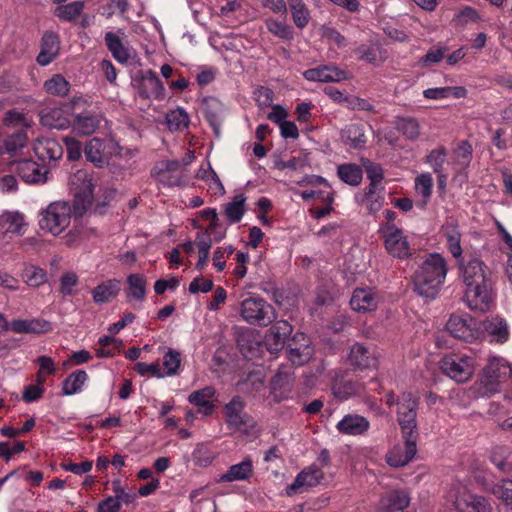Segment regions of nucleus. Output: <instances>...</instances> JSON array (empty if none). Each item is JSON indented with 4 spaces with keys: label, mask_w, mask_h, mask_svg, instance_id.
Listing matches in <instances>:
<instances>
[{
    "label": "nucleus",
    "mask_w": 512,
    "mask_h": 512,
    "mask_svg": "<svg viewBox=\"0 0 512 512\" xmlns=\"http://www.w3.org/2000/svg\"><path fill=\"white\" fill-rule=\"evenodd\" d=\"M71 191L74 194V206L65 201L50 203L42 212L39 225L52 235L61 234L71 222L73 215L82 216L93 201L94 182L86 170H77L70 177Z\"/></svg>",
    "instance_id": "f257e3e1"
},
{
    "label": "nucleus",
    "mask_w": 512,
    "mask_h": 512,
    "mask_svg": "<svg viewBox=\"0 0 512 512\" xmlns=\"http://www.w3.org/2000/svg\"><path fill=\"white\" fill-rule=\"evenodd\" d=\"M459 275L465 286L464 302L469 309L486 312L493 304L491 292V272L485 263L477 258L462 260Z\"/></svg>",
    "instance_id": "f03ea898"
},
{
    "label": "nucleus",
    "mask_w": 512,
    "mask_h": 512,
    "mask_svg": "<svg viewBox=\"0 0 512 512\" xmlns=\"http://www.w3.org/2000/svg\"><path fill=\"white\" fill-rule=\"evenodd\" d=\"M446 275L447 264L444 257L438 253L430 254L415 274V290L420 296L433 299L443 285Z\"/></svg>",
    "instance_id": "7ed1b4c3"
},
{
    "label": "nucleus",
    "mask_w": 512,
    "mask_h": 512,
    "mask_svg": "<svg viewBox=\"0 0 512 512\" xmlns=\"http://www.w3.org/2000/svg\"><path fill=\"white\" fill-rule=\"evenodd\" d=\"M511 367L505 358L496 355L489 356L477 382L480 395L490 396L500 392L501 385L510 375Z\"/></svg>",
    "instance_id": "20e7f679"
},
{
    "label": "nucleus",
    "mask_w": 512,
    "mask_h": 512,
    "mask_svg": "<svg viewBox=\"0 0 512 512\" xmlns=\"http://www.w3.org/2000/svg\"><path fill=\"white\" fill-rule=\"evenodd\" d=\"M122 148L113 138L101 139L94 137L90 139L84 148V155L87 161L98 168L110 163L112 158L120 156Z\"/></svg>",
    "instance_id": "39448f33"
},
{
    "label": "nucleus",
    "mask_w": 512,
    "mask_h": 512,
    "mask_svg": "<svg viewBox=\"0 0 512 512\" xmlns=\"http://www.w3.org/2000/svg\"><path fill=\"white\" fill-rule=\"evenodd\" d=\"M240 313L242 319L251 325L267 326L276 318L273 306L257 297L244 299Z\"/></svg>",
    "instance_id": "423d86ee"
},
{
    "label": "nucleus",
    "mask_w": 512,
    "mask_h": 512,
    "mask_svg": "<svg viewBox=\"0 0 512 512\" xmlns=\"http://www.w3.org/2000/svg\"><path fill=\"white\" fill-rule=\"evenodd\" d=\"M475 366L474 357L464 354H447L440 362L443 373L459 383L466 382L472 377Z\"/></svg>",
    "instance_id": "0eeeda50"
},
{
    "label": "nucleus",
    "mask_w": 512,
    "mask_h": 512,
    "mask_svg": "<svg viewBox=\"0 0 512 512\" xmlns=\"http://www.w3.org/2000/svg\"><path fill=\"white\" fill-rule=\"evenodd\" d=\"M446 330L453 337L465 341L475 342L482 339L480 322L469 314H453L446 323Z\"/></svg>",
    "instance_id": "6e6552de"
},
{
    "label": "nucleus",
    "mask_w": 512,
    "mask_h": 512,
    "mask_svg": "<svg viewBox=\"0 0 512 512\" xmlns=\"http://www.w3.org/2000/svg\"><path fill=\"white\" fill-rule=\"evenodd\" d=\"M151 176L163 187H174L185 183L186 171L179 161L164 160L154 165Z\"/></svg>",
    "instance_id": "1a4fd4ad"
},
{
    "label": "nucleus",
    "mask_w": 512,
    "mask_h": 512,
    "mask_svg": "<svg viewBox=\"0 0 512 512\" xmlns=\"http://www.w3.org/2000/svg\"><path fill=\"white\" fill-rule=\"evenodd\" d=\"M397 405L398 423L401 427L402 435L417 438L416 399L410 393H403Z\"/></svg>",
    "instance_id": "9d476101"
},
{
    "label": "nucleus",
    "mask_w": 512,
    "mask_h": 512,
    "mask_svg": "<svg viewBox=\"0 0 512 512\" xmlns=\"http://www.w3.org/2000/svg\"><path fill=\"white\" fill-rule=\"evenodd\" d=\"M379 231L390 255L397 258H405L410 255V245L403 230L394 224H386Z\"/></svg>",
    "instance_id": "9b49d317"
},
{
    "label": "nucleus",
    "mask_w": 512,
    "mask_h": 512,
    "mask_svg": "<svg viewBox=\"0 0 512 512\" xmlns=\"http://www.w3.org/2000/svg\"><path fill=\"white\" fill-rule=\"evenodd\" d=\"M454 506L458 512H492L490 503L483 496L471 493L466 485L455 488Z\"/></svg>",
    "instance_id": "f8f14e48"
},
{
    "label": "nucleus",
    "mask_w": 512,
    "mask_h": 512,
    "mask_svg": "<svg viewBox=\"0 0 512 512\" xmlns=\"http://www.w3.org/2000/svg\"><path fill=\"white\" fill-rule=\"evenodd\" d=\"M28 153V136L23 131L8 136L0 145V155L15 163L21 161Z\"/></svg>",
    "instance_id": "ddd939ff"
},
{
    "label": "nucleus",
    "mask_w": 512,
    "mask_h": 512,
    "mask_svg": "<svg viewBox=\"0 0 512 512\" xmlns=\"http://www.w3.org/2000/svg\"><path fill=\"white\" fill-rule=\"evenodd\" d=\"M323 478V471L316 465H310L298 473L294 482L287 486L286 495L292 496L307 491L320 484Z\"/></svg>",
    "instance_id": "4468645a"
},
{
    "label": "nucleus",
    "mask_w": 512,
    "mask_h": 512,
    "mask_svg": "<svg viewBox=\"0 0 512 512\" xmlns=\"http://www.w3.org/2000/svg\"><path fill=\"white\" fill-rule=\"evenodd\" d=\"M71 108L67 104L59 107L46 108L40 113V122L43 126L58 130L70 128L72 120Z\"/></svg>",
    "instance_id": "2eb2a0df"
},
{
    "label": "nucleus",
    "mask_w": 512,
    "mask_h": 512,
    "mask_svg": "<svg viewBox=\"0 0 512 512\" xmlns=\"http://www.w3.org/2000/svg\"><path fill=\"white\" fill-rule=\"evenodd\" d=\"M404 442L396 444L386 455L387 463L392 467H402L408 464L417 452V438L403 436Z\"/></svg>",
    "instance_id": "dca6fc26"
},
{
    "label": "nucleus",
    "mask_w": 512,
    "mask_h": 512,
    "mask_svg": "<svg viewBox=\"0 0 512 512\" xmlns=\"http://www.w3.org/2000/svg\"><path fill=\"white\" fill-rule=\"evenodd\" d=\"M482 338L487 337L491 343H505L510 335L505 319L499 316L488 317L480 322Z\"/></svg>",
    "instance_id": "f3484780"
},
{
    "label": "nucleus",
    "mask_w": 512,
    "mask_h": 512,
    "mask_svg": "<svg viewBox=\"0 0 512 512\" xmlns=\"http://www.w3.org/2000/svg\"><path fill=\"white\" fill-rule=\"evenodd\" d=\"M379 303V295L369 287L355 289L350 299V306L352 310L359 313L374 311L378 307Z\"/></svg>",
    "instance_id": "a211bd4d"
},
{
    "label": "nucleus",
    "mask_w": 512,
    "mask_h": 512,
    "mask_svg": "<svg viewBox=\"0 0 512 512\" xmlns=\"http://www.w3.org/2000/svg\"><path fill=\"white\" fill-rule=\"evenodd\" d=\"M27 223L24 215L19 211L5 210L0 214V238L11 235H23Z\"/></svg>",
    "instance_id": "6ab92c4d"
},
{
    "label": "nucleus",
    "mask_w": 512,
    "mask_h": 512,
    "mask_svg": "<svg viewBox=\"0 0 512 512\" xmlns=\"http://www.w3.org/2000/svg\"><path fill=\"white\" fill-rule=\"evenodd\" d=\"M306 80L311 82H340L348 79V74L335 66H319L303 72Z\"/></svg>",
    "instance_id": "aec40b11"
},
{
    "label": "nucleus",
    "mask_w": 512,
    "mask_h": 512,
    "mask_svg": "<svg viewBox=\"0 0 512 512\" xmlns=\"http://www.w3.org/2000/svg\"><path fill=\"white\" fill-rule=\"evenodd\" d=\"M292 332L291 325L284 320L277 321L265 334L264 343L271 352L280 350Z\"/></svg>",
    "instance_id": "412c9836"
},
{
    "label": "nucleus",
    "mask_w": 512,
    "mask_h": 512,
    "mask_svg": "<svg viewBox=\"0 0 512 512\" xmlns=\"http://www.w3.org/2000/svg\"><path fill=\"white\" fill-rule=\"evenodd\" d=\"M125 37L126 34L123 29H119L117 32H106L104 37L108 50L114 59L120 63H126L131 57L130 49L123 43Z\"/></svg>",
    "instance_id": "4be33fe9"
},
{
    "label": "nucleus",
    "mask_w": 512,
    "mask_h": 512,
    "mask_svg": "<svg viewBox=\"0 0 512 512\" xmlns=\"http://www.w3.org/2000/svg\"><path fill=\"white\" fill-rule=\"evenodd\" d=\"M8 329L14 333L43 334L49 332L52 326L44 319H14L9 322Z\"/></svg>",
    "instance_id": "5701e85b"
},
{
    "label": "nucleus",
    "mask_w": 512,
    "mask_h": 512,
    "mask_svg": "<svg viewBox=\"0 0 512 512\" xmlns=\"http://www.w3.org/2000/svg\"><path fill=\"white\" fill-rule=\"evenodd\" d=\"M33 150L36 156L43 161L58 160L63 155L61 144L53 139L41 137L33 143Z\"/></svg>",
    "instance_id": "b1692460"
},
{
    "label": "nucleus",
    "mask_w": 512,
    "mask_h": 512,
    "mask_svg": "<svg viewBox=\"0 0 512 512\" xmlns=\"http://www.w3.org/2000/svg\"><path fill=\"white\" fill-rule=\"evenodd\" d=\"M369 421L357 414L345 415L336 425L337 430L346 435L357 436L369 429Z\"/></svg>",
    "instance_id": "393cba45"
},
{
    "label": "nucleus",
    "mask_w": 512,
    "mask_h": 512,
    "mask_svg": "<svg viewBox=\"0 0 512 512\" xmlns=\"http://www.w3.org/2000/svg\"><path fill=\"white\" fill-rule=\"evenodd\" d=\"M59 38L53 32H47L43 35L41 51L37 56V62L41 66L50 64L59 54Z\"/></svg>",
    "instance_id": "a878e982"
},
{
    "label": "nucleus",
    "mask_w": 512,
    "mask_h": 512,
    "mask_svg": "<svg viewBox=\"0 0 512 512\" xmlns=\"http://www.w3.org/2000/svg\"><path fill=\"white\" fill-rule=\"evenodd\" d=\"M467 96V89L463 86L432 87L423 90V97L427 100L440 101L449 98L460 99Z\"/></svg>",
    "instance_id": "bb28decb"
},
{
    "label": "nucleus",
    "mask_w": 512,
    "mask_h": 512,
    "mask_svg": "<svg viewBox=\"0 0 512 512\" xmlns=\"http://www.w3.org/2000/svg\"><path fill=\"white\" fill-rule=\"evenodd\" d=\"M16 170L25 182L43 183L46 180L45 169L30 159L19 161Z\"/></svg>",
    "instance_id": "cd10ccee"
},
{
    "label": "nucleus",
    "mask_w": 512,
    "mask_h": 512,
    "mask_svg": "<svg viewBox=\"0 0 512 512\" xmlns=\"http://www.w3.org/2000/svg\"><path fill=\"white\" fill-rule=\"evenodd\" d=\"M349 360L352 365L359 369L372 368L377 365V358L375 354L359 343L352 346Z\"/></svg>",
    "instance_id": "c85d7f7f"
},
{
    "label": "nucleus",
    "mask_w": 512,
    "mask_h": 512,
    "mask_svg": "<svg viewBox=\"0 0 512 512\" xmlns=\"http://www.w3.org/2000/svg\"><path fill=\"white\" fill-rule=\"evenodd\" d=\"M100 125V117L91 114H77L71 120L72 131L78 135L89 136L93 134Z\"/></svg>",
    "instance_id": "c756f323"
},
{
    "label": "nucleus",
    "mask_w": 512,
    "mask_h": 512,
    "mask_svg": "<svg viewBox=\"0 0 512 512\" xmlns=\"http://www.w3.org/2000/svg\"><path fill=\"white\" fill-rule=\"evenodd\" d=\"M253 474V464L249 459H245L240 463L230 466L225 474L219 478L221 482H234L249 479Z\"/></svg>",
    "instance_id": "7c9ffc66"
},
{
    "label": "nucleus",
    "mask_w": 512,
    "mask_h": 512,
    "mask_svg": "<svg viewBox=\"0 0 512 512\" xmlns=\"http://www.w3.org/2000/svg\"><path fill=\"white\" fill-rule=\"evenodd\" d=\"M120 291V281L116 279L107 280L97 285L92 290V297L95 303L102 304L112 300Z\"/></svg>",
    "instance_id": "2f4dec72"
},
{
    "label": "nucleus",
    "mask_w": 512,
    "mask_h": 512,
    "mask_svg": "<svg viewBox=\"0 0 512 512\" xmlns=\"http://www.w3.org/2000/svg\"><path fill=\"white\" fill-rule=\"evenodd\" d=\"M215 390L212 387H205L203 389L194 391L188 397L191 404L199 406L202 413L209 415L214 410L213 400L215 397Z\"/></svg>",
    "instance_id": "473e14b6"
},
{
    "label": "nucleus",
    "mask_w": 512,
    "mask_h": 512,
    "mask_svg": "<svg viewBox=\"0 0 512 512\" xmlns=\"http://www.w3.org/2000/svg\"><path fill=\"white\" fill-rule=\"evenodd\" d=\"M88 380V374L84 370L71 373L62 383V394L72 396L80 393Z\"/></svg>",
    "instance_id": "72a5a7b5"
},
{
    "label": "nucleus",
    "mask_w": 512,
    "mask_h": 512,
    "mask_svg": "<svg viewBox=\"0 0 512 512\" xmlns=\"http://www.w3.org/2000/svg\"><path fill=\"white\" fill-rule=\"evenodd\" d=\"M196 176L198 179L205 181L214 194L223 195L225 193L224 186L216 172L212 169L210 162L203 163Z\"/></svg>",
    "instance_id": "f704fd0d"
},
{
    "label": "nucleus",
    "mask_w": 512,
    "mask_h": 512,
    "mask_svg": "<svg viewBox=\"0 0 512 512\" xmlns=\"http://www.w3.org/2000/svg\"><path fill=\"white\" fill-rule=\"evenodd\" d=\"M126 295L135 301H143L146 296V278L141 274H130L127 277Z\"/></svg>",
    "instance_id": "c9c22d12"
},
{
    "label": "nucleus",
    "mask_w": 512,
    "mask_h": 512,
    "mask_svg": "<svg viewBox=\"0 0 512 512\" xmlns=\"http://www.w3.org/2000/svg\"><path fill=\"white\" fill-rule=\"evenodd\" d=\"M410 498L408 494L404 491H393L386 496H384L380 505L381 508L386 510L387 512L403 510L409 505Z\"/></svg>",
    "instance_id": "e433bc0d"
},
{
    "label": "nucleus",
    "mask_w": 512,
    "mask_h": 512,
    "mask_svg": "<svg viewBox=\"0 0 512 512\" xmlns=\"http://www.w3.org/2000/svg\"><path fill=\"white\" fill-rule=\"evenodd\" d=\"M242 410L243 403L238 397L233 398L225 406V416L230 426L241 429V426L245 424V416L242 414Z\"/></svg>",
    "instance_id": "4c0bfd02"
},
{
    "label": "nucleus",
    "mask_w": 512,
    "mask_h": 512,
    "mask_svg": "<svg viewBox=\"0 0 512 512\" xmlns=\"http://www.w3.org/2000/svg\"><path fill=\"white\" fill-rule=\"evenodd\" d=\"M443 233L450 253L453 257L460 258L462 255L461 234L457 226L453 223H448L443 227Z\"/></svg>",
    "instance_id": "58836bf2"
},
{
    "label": "nucleus",
    "mask_w": 512,
    "mask_h": 512,
    "mask_svg": "<svg viewBox=\"0 0 512 512\" xmlns=\"http://www.w3.org/2000/svg\"><path fill=\"white\" fill-rule=\"evenodd\" d=\"M342 140L350 148H359L366 142L362 125L351 124L342 131Z\"/></svg>",
    "instance_id": "ea45409f"
},
{
    "label": "nucleus",
    "mask_w": 512,
    "mask_h": 512,
    "mask_svg": "<svg viewBox=\"0 0 512 512\" xmlns=\"http://www.w3.org/2000/svg\"><path fill=\"white\" fill-rule=\"evenodd\" d=\"M43 88L50 95L64 97L70 91V83L61 74H54L44 82Z\"/></svg>",
    "instance_id": "a19ab883"
},
{
    "label": "nucleus",
    "mask_w": 512,
    "mask_h": 512,
    "mask_svg": "<svg viewBox=\"0 0 512 512\" xmlns=\"http://www.w3.org/2000/svg\"><path fill=\"white\" fill-rule=\"evenodd\" d=\"M332 390L336 398L346 400L353 395L359 394L362 387L351 380L336 379L333 383Z\"/></svg>",
    "instance_id": "79ce46f5"
},
{
    "label": "nucleus",
    "mask_w": 512,
    "mask_h": 512,
    "mask_svg": "<svg viewBox=\"0 0 512 512\" xmlns=\"http://www.w3.org/2000/svg\"><path fill=\"white\" fill-rule=\"evenodd\" d=\"M265 25L271 34L282 40L290 41L294 37L293 28L285 21L269 17L265 19Z\"/></svg>",
    "instance_id": "37998d69"
},
{
    "label": "nucleus",
    "mask_w": 512,
    "mask_h": 512,
    "mask_svg": "<svg viewBox=\"0 0 512 512\" xmlns=\"http://www.w3.org/2000/svg\"><path fill=\"white\" fill-rule=\"evenodd\" d=\"M290 12L295 25L304 28L310 21V12L303 0H289Z\"/></svg>",
    "instance_id": "c03bdc74"
},
{
    "label": "nucleus",
    "mask_w": 512,
    "mask_h": 512,
    "mask_svg": "<svg viewBox=\"0 0 512 512\" xmlns=\"http://www.w3.org/2000/svg\"><path fill=\"white\" fill-rule=\"evenodd\" d=\"M355 52L358 59L372 65L382 64L388 57L387 52L383 48L374 49L372 47L359 46Z\"/></svg>",
    "instance_id": "a18cd8bd"
},
{
    "label": "nucleus",
    "mask_w": 512,
    "mask_h": 512,
    "mask_svg": "<svg viewBox=\"0 0 512 512\" xmlns=\"http://www.w3.org/2000/svg\"><path fill=\"white\" fill-rule=\"evenodd\" d=\"M245 202V196L239 194L225 205V214L230 222L236 223L242 219L245 212Z\"/></svg>",
    "instance_id": "49530a36"
},
{
    "label": "nucleus",
    "mask_w": 512,
    "mask_h": 512,
    "mask_svg": "<svg viewBox=\"0 0 512 512\" xmlns=\"http://www.w3.org/2000/svg\"><path fill=\"white\" fill-rule=\"evenodd\" d=\"M376 190L377 188L369 187L365 193L357 196L358 202L364 205L371 213L378 212L383 204L382 196Z\"/></svg>",
    "instance_id": "de8ad7c7"
},
{
    "label": "nucleus",
    "mask_w": 512,
    "mask_h": 512,
    "mask_svg": "<svg viewBox=\"0 0 512 512\" xmlns=\"http://www.w3.org/2000/svg\"><path fill=\"white\" fill-rule=\"evenodd\" d=\"M492 493L502 501L507 511L512 512V480H501L497 482Z\"/></svg>",
    "instance_id": "09e8293b"
},
{
    "label": "nucleus",
    "mask_w": 512,
    "mask_h": 512,
    "mask_svg": "<svg viewBox=\"0 0 512 512\" xmlns=\"http://www.w3.org/2000/svg\"><path fill=\"white\" fill-rule=\"evenodd\" d=\"M166 122L171 131H179L188 127L190 121L186 111L178 107L166 114Z\"/></svg>",
    "instance_id": "8fccbe9b"
},
{
    "label": "nucleus",
    "mask_w": 512,
    "mask_h": 512,
    "mask_svg": "<svg viewBox=\"0 0 512 512\" xmlns=\"http://www.w3.org/2000/svg\"><path fill=\"white\" fill-rule=\"evenodd\" d=\"M338 176L343 182L356 186L362 180V170L355 164H344L338 167Z\"/></svg>",
    "instance_id": "3c124183"
},
{
    "label": "nucleus",
    "mask_w": 512,
    "mask_h": 512,
    "mask_svg": "<svg viewBox=\"0 0 512 512\" xmlns=\"http://www.w3.org/2000/svg\"><path fill=\"white\" fill-rule=\"evenodd\" d=\"M181 366V355L178 351L168 349L163 356V374L165 377H171L178 374Z\"/></svg>",
    "instance_id": "603ef678"
},
{
    "label": "nucleus",
    "mask_w": 512,
    "mask_h": 512,
    "mask_svg": "<svg viewBox=\"0 0 512 512\" xmlns=\"http://www.w3.org/2000/svg\"><path fill=\"white\" fill-rule=\"evenodd\" d=\"M143 92L147 97H159L163 93V85L155 73L148 71L142 79Z\"/></svg>",
    "instance_id": "864d4df0"
},
{
    "label": "nucleus",
    "mask_w": 512,
    "mask_h": 512,
    "mask_svg": "<svg viewBox=\"0 0 512 512\" xmlns=\"http://www.w3.org/2000/svg\"><path fill=\"white\" fill-rule=\"evenodd\" d=\"M291 377L285 373H278L272 380V392L278 400L287 397L291 390Z\"/></svg>",
    "instance_id": "5fc2aeb1"
},
{
    "label": "nucleus",
    "mask_w": 512,
    "mask_h": 512,
    "mask_svg": "<svg viewBox=\"0 0 512 512\" xmlns=\"http://www.w3.org/2000/svg\"><path fill=\"white\" fill-rule=\"evenodd\" d=\"M396 127L409 140H416L420 135V124L414 118L399 119Z\"/></svg>",
    "instance_id": "6e6d98bb"
},
{
    "label": "nucleus",
    "mask_w": 512,
    "mask_h": 512,
    "mask_svg": "<svg viewBox=\"0 0 512 512\" xmlns=\"http://www.w3.org/2000/svg\"><path fill=\"white\" fill-rule=\"evenodd\" d=\"M84 3L82 1H74L65 5H60L55 9V15L66 21H71L79 16L83 10Z\"/></svg>",
    "instance_id": "4d7b16f0"
},
{
    "label": "nucleus",
    "mask_w": 512,
    "mask_h": 512,
    "mask_svg": "<svg viewBox=\"0 0 512 512\" xmlns=\"http://www.w3.org/2000/svg\"><path fill=\"white\" fill-rule=\"evenodd\" d=\"M433 187V179L431 174L422 173L415 179L416 193L423 197V204H426L430 198Z\"/></svg>",
    "instance_id": "13d9d810"
},
{
    "label": "nucleus",
    "mask_w": 512,
    "mask_h": 512,
    "mask_svg": "<svg viewBox=\"0 0 512 512\" xmlns=\"http://www.w3.org/2000/svg\"><path fill=\"white\" fill-rule=\"evenodd\" d=\"M482 18L478 11L470 6H465L454 15V21L457 25H467L469 23H475L481 21Z\"/></svg>",
    "instance_id": "bf43d9fd"
},
{
    "label": "nucleus",
    "mask_w": 512,
    "mask_h": 512,
    "mask_svg": "<svg viewBox=\"0 0 512 512\" xmlns=\"http://www.w3.org/2000/svg\"><path fill=\"white\" fill-rule=\"evenodd\" d=\"M313 349L309 345L301 348H290L288 358L294 365H303L312 357Z\"/></svg>",
    "instance_id": "052dcab7"
},
{
    "label": "nucleus",
    "mask_w": 512,
    "mask_h": 512,
    "mask_svg": "<svg viewBox=\"0 0 512 512\" xmlns=\"http://www.w3.org/2000/svg\"><path fill=\"white\" fill-rule=\"evenodd\" d=\"M23 278L29 286L37 287L45 282L46 274L42 269L30 266L24 270Z\"/></svg>",
    "instance_id": "680f3d73"
},
{
    "label": "nucleus",
    "mask_w": 512,
    "mask_h": 512,
    "mask_svg": "<svg viewBox=\"0 0 512 512\" xmlns=\"http://www.w3.org/2000/svg\"><path fill=\"white\" fill-rule=\"evenodd\" d=\"M36 362L40 368L37 374V380L39 383H43L45 381V375L55 373V363L50 357L47 356H40L37 358Z\"/></svg>",
    "instance_id": "e2e57ef3"
},
{
    "label": "nucleus",
    "mask_w": 512,
    "mask_h": 512,
    "mask_svg": "<svg viewBox=\"0 0 512 512\" xmlns=\"http://www.w3.org/2000/svg\"><path fill=\"white\" fill-rule=\"evenodd\" d=\"M136 372L141 376L151 375L156 378H164L162 368L158 363L147 364L144 362H138L135 364Z\"/></svg>",
    "instance_id": "0e129e2a"
},
{
    "label": "nucleus",
    "mask_w": 512,
    "mask_h": 512,
    "mask_svg": "<svg viewBox=\"0 0 512 512\" xmlns=\"http://www.w3.org/2000/svg\"><path fill=\"white\" fill-rule=\"evenodd\" d=\"M63 142L66 146L67 156L70 160H78L82 156V144L79 140L74 137L66 136L63 138Z\"/></svg>",
    "instance_id": "69168bd1"
},
{
    "label": "nucleus",
    "mask_w": 512,
    "mask_h": 512,
    "mask_svg": "<svg viewBox=\"0 0 512 512\" xmlns=\"http://www.w3.org/2000/svg\"><path fill=\"white\" fill-rule=\"evenodd\" d=\"M446 159V150L437 148L432 150L426 157V162L433 168L435 172H439Z\"/></svg>",
    "instance_id": "338daca9"
},
{
    "label": "nucleus",
    "mask_w": 512,
    "mask_h": 512,
    "mask_svg": "<svg viewBox=\"0 0 512 512\" xmlns=\"http://www.w3.org/2000/svg\"><path fill=\"white\" fill-rule=\"evenodd\" d=\"M3 122L6 126L9 127H15V126H30V121L25 117V115L17 110H9L4 119Z\"/></svg>",
    "instance_id": "774afa93"
}]
</instances>
